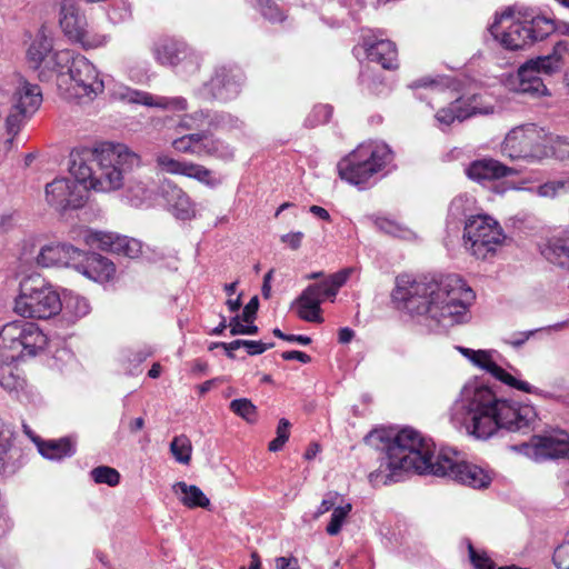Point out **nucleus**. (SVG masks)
<instances>
[{"label": "nucleus", "mask_w": 569, "mask_h": 569, "mask_svg": "<svg viewBox=\"0 0 569 569\" xmlns=\"http://www.w3.org/2000/svg\"><path fill=\"white\" fill-rule=\"evenodd\" d=\"M141 163L128 144H79L70 152L73 179H54L46 186V201L64 211L84 206L90 190L111 193L124 187V174Z\"/></svg>", "instance_id": "nucleus-1"}, {"label": "nucleus", "mask_w": 569, "mask_h": 569, "mask_svg": "<svg viewBox=\"0 0 569 569\" xmlns=\"http://www.w3.org/2000/svg\"><path fill=\"white\" fill-rule=\"evenodd\" d=\"M392 299L398 308L435 330L468 323L476 296L456 273L432 278L400 274L396 278Z\"/></svg>", "instance_id": "nucleus-2"}, {"label": "nucleus", "mask_w": 569, "mask_h": 569, "mask_svg": "<svg viewBox=\"0 0 569 569\" xmlns=\"http://www.w3.org/2000/svg\"><path fill=\"white\" fill-rule=\"evenodd\" d=\"M451 425L476 439L487 440L500 430L528 433L537 427L538 413L529 403L500 398L478 380L466 382L449 409Z\"/></svg>", "instance_id": "nucleus-3"}, {"label": "nucleus", "mask_w": 569, "mask_h": 569, "mask_svg": "<svg viewBox=\"0 0 569 569\" xmlns=\"http://www.w3.org/2000/svg\"><path fill=\"white\" fill-rule=\"evenodd\" d=\"M365 442L377 450H386L379 468L369 475L373 486L398 482L406 473L416 472V462L432 447L430 439L411 428H403L396 436L383 428L375 429L365 437Z\"/></svg>", "instance_id": "nucleus-4"}, {"label": "nucleus", "mask_w": 569, "mask_h": 569, "mask_svg": "<svg viewBox=\"0 0 569 569\" xmlns=\"http://www.w3.org/2000/svg\"><path fill=\"white\" fill-rule=\"evenodd\" d=\"M416 463V472L419 475L447 477L475 489L485 488L491 482L487 470L465 461L460 452L451 448H442L435 455V445L432 443L429 453L422 459H418Z\"/></svg>", "instance_id": "nucleus-5"}, {"label": "nucleus", "mask_w": 569, "mask_h": 569, "mask_svg": "<svg viewBox=\"0 0 569 569\" xmlns=\"http://www.w3.org/2000/svg\"><path fill=\"white\" fill-rule=\"evenodd\" d=\"M393 160L389 144H358L337 164L341 180L365 190L377 181V174Z\"/></svg>", "instance_id": "nucleus-6"}, {"label": "nucleus", "mask_w": 569, "mask_h": 569, "mask_svg": "<svg viewBox=\"0 0 569 569\" xmlns=\"http://www.w3.org/2000/svg\"><path fill=\"white\" fill-rule=\"evenodd\" d=\"M62 309L60 295L39 274L21 280L13 311L23 318L49 319Z\"/></svg>", "instance_id": "nucleus-7"}, {"label": "nucleus", "mask_w": 569, "mask_h": 569, "mask_svg": "<svg viewBox=\"0 0 569 569\" xmlns=\"http://www.w3.org/2000/svg\"><path fill=\"white\" fill-rule=\"evenodd\" d=\"M47 346V336L33 323L16 320L0 330V359L18 361L24 356H36Z\"/></svg>", "instance_id": "nucleus-8"}, {"label": "nucleus", "mask_w": 569, "mask_h": 569, "mask_svg": "<svg viewBox=\"0 0 569 569\" xmlns=\"http://www.w3.org/2000/svg\"><path fill=\"white\" fill-rule=\"evenodd\" d=\"M500 224L489 216L478 214L467 219L462 234V246L477 259L493 254L505 240Z\"/></svg>", "instance_id": "nucleus-9"}, {"label": "nucleus", "mask_w": 569, "mask_h": 569, "mask_svg": "<svg viewBox=\"0 0 569 569\" xmlns=\"http://www.w3.org/2000/svg\"><path fill=\"white\" fill-rule=\"evenodd\" d=\"M59 87L66 99L77 102L92 100L104 88L96 67L83 56L72 58L68 77L61 79Z\"/></svg>", "instance_id": "nucleus-10"}, {"label": "nucleus", "mask_w": 569, "mask_h": 569, "mask_svg": "<svg viewBox=\"0 0 569 569\" xmlns=\"http://www.w3.org/2000/svg\"><path fill=\"white\" fill-rule=\"evenodd\" d=\"M509 449L536 462L568 458L569 433L566 431H553L543 436H532L529 441L512 445Z\"/></svg>", "instance_id": "nucleus-11"}, {"label": "nucleus", "mask_w": 569, "mask_h": 569, "mask_svg": "<svg viewBox=\"0 0 569 569\" xmlns=\"http://www.w3.org/2000/svg\"><path fill=\"white\" fill-rule=\"evenodd\" d=\"M60 26L64 34L83 49H96L104 44L106 37L89 28L73 0H64L61 7Z\"/></svg>", "instance_id": "nucleus-12"}, {"label": "nucleus", "mask_w": 569, "mask_h": 569, "mask_svg": "<svg viewBox=\"0 0 569 569\" xmlns=\"http://www.w3.org/2000/svg\"><path fill=\"white\" fill-rule=\"evenodd\" d=\"M459 353H461L473 367L486 371L495 379L500 381L501 383L527 392V393H537V388L528 383L527 381L519 380L517 377L506 371L502 367H500L496 357L498 356V351L493 349H470L461 346L455 347Z\"/></svg>", "instance_id": "nucleus-13"}, {"label": "nucleus", "mask_w": 569, "mask_h": 569, "mask_svg": "<svg viewBox=\"0 0 569 569\" xmlns=\"http://www.w3.org/2000/svg\"><path fill=\"white\" fill-rule=\"evenodd\" d=\"M81 237L90 247H97L98 249L110 251L114 254L129 259H137L142 253V243L139 240L127 236H121L114 232L83 229L81 231Z\"/></svg>", "instance_id": "nucleus-14"}, {"label": "nucleus", "mask_w": 569, "mask_h": 569, "mask_svg": "<svg viewBox=\"0 0 569 569\" xmlns=\"http://www.w3.org/2000/svg\"><path fill=\"white\" fill-rule=\"evenodd\" d=\"M490 30L495 39L508 50H520L531 44L527 22L517 19L511 11L497 17Z\"/></svg>", "instance_id": "nucleus-15"}, {"label": "nucleus", "mask_w": 569, "mask_h": 569, "mask_svg": "<svg viewBox=\"0 0 569 569\" xmlns=\"http://www.w3.org/2000/svg\"><path fill=\"white\" fill-rule=\"evenodd\" d=\"M156 163L158 170L162 172L193 178L208 186L216 184V180L212 178L211 171L203 166L179 160L164 153L157 156Z\"/></svg>", "instance_id": "nucleus-16"}, {"label": "nucleus", "mask_w": 569, "mask_h": 569, "mask_svg": "<svg viewBox=\"0 0 569 569\" xmlns=\"http://www.w3.org/2000/svg\"><path fill=\"white\" fill-rule=\"evenodd\" d=\"M84 256L83 250L72 244L56 243L42 247L37 256V262L42 267L68 266L77 269Z\"/></svg>", "instance_id": "nucleus-17"}, {"label": "nucleus", "mask_w": 569, "mask_h": 569, "mask_svg": "<svg viewBox=\"0 0 569 569\" xmlns=\"http://www.w3.org/2000/svg\"><path fill=\"white\" fill-rule=\"evenodd\" d=\"M518 172V169L507 167L495 159L476 160L466 168L468 178L480 183L512 176Z\"/></svg>", "instance_id": "nucleus-18"}, {"label": "nucleus", "mask_w": 569, "mask_h": 569, "mask_svg": "<svg viewBox=\"0 0 569 569\" xmlns=\"http://www.w3.org/2000/svg\"><path fill=\"white\" fill-rule=\"evenodd\" d=\"M323 297L320 284L308 286L295 301L299 318L308 322H322L320 305Z\"/></svg>", "instance_id": "nucleus-19"}, {"label": "nucleus", "mask_w": 569, "mask_h": 569, "mask_svg": "<svg viewBox=\"0 0 569 569\" xmlns=\"http://www.w3.org/2000/svg\"><path fill=\"white\" fill-rule=\"evenodd\" d=\"M501 153L511 161L531 164L548 158L553 153V144H501Z\"/></svg>", "instance_id": "nucleus-20"}, {"label": "nucleus", "mask_w": 569, "mask_h": 569, "mask_svg": "<svg viewBox=\"0 0 569 569\" xmlns=\"http://www.w3.org/2000/svg\"><path fill=\"white\" fill-rule=\"evenodd\" d=\"M77 270L88 279L97 282L111 280L116 274L114 263L106 257L97 253H87L83 261L77 266Z\"/></svg>", "instance_id": "nucleus-21"}, {"label": "nucleus", "mask_w": 569, "mask_h": 569, "mask_svg": "<svg viewBox=\"0 0 569 569\" xmlns=\"http://www.w3.org/2000/svg\"><path fill=\"white\" fill-rule=\"evenodd\" d=\"M157 60L163 66L176 67L189 58L198 67V61L188 50L173 39H160L154 48Z\"/></svg>", "instance_id": "nucleus-22"}, {"label": "nucleus", "mask_w": 569, "mask_h": 569, "mask_svg": "<svg viewBox=\"0 0 569 569\" xmlns=\"http://www.w3.org/2000/svg\"><path fill=\"white\" fill-rule=\"evenodd\" d=\"M363 46L370 60L381 64L385 69L398 68V50L392 41L388 39H381L376 42L366 41Z\"/></svg>", "instance_id": "nucleus-23"}, {"label": "nucleus", "mask_w": 569, "mask_h": 569, "mask_svg": "<svg viewBox=\"0 0 569 569\" xmlns=\"http://www.w3.org/2000/svg\"><path fill=\"white\" fill-rule=\"evenodd\" d=\"M42 102V94L37 84L23 82L16 92L14 109L21 116L33 114Z\"/></svg>", "instance_id": "nucleus-24"}, {"label": "nucleus", "mask_w": 569, "mask_h": 569, "mask_svg": "<svg viewBox=\"0 0 569 569\" xmlns=\"http://www.w3.org/2000/svg\"><path fill=\"white\" fill-rule=\"evenodd\" d=\"M541 73L537 67L527 61L518 69L519 90L533 96H549V91L539 77Z\"/></svg>", "instance_id": "nucleus-25"}, {"label": "nucleus", "mask_w": 569, "mask_h": 569, "mask_svg": "<svg viewBox=\"0 0 569 569\" xmlns=\"http://www.w3.org/2000/svg\"><path fill=\"white\" fill-rule=\"evenodd\" d=\"M541 254L551 263L569 269V231L550 239L541 248Z\"/></svg>", "instance_id": "nucleus-26"}, {"label": "nucleus", "mask_w": 569, "mask_h": 569, "mask_svg": "<svg viewBox=\"0 0 569 569\" xmlns=\"http://www.w3.org/2000/svg\"><path fill=\"white\" fill-rule=\"evenodd\" d=\"M40 455L48 460H61L71 457L76 452V445L70 438H61L58 440L37 441Z\"/></svg>", "instance_id": "nucleus-27"}, {"label": "nucleus", "mask_w": 569, "mask_h": 569, "mask_svg": "<svg viewBox=\"0 0 569 569\" xmlns=\"http://www.w3.org/2000/svg\"><path fill=\"white\" fill-rule=\"evenodd\" d=\"M172 490L174 495L178 497L179 501L190 508H208L210 506L209 498L203 493V491L194 486L188 485L183 481H179L173 485Z\"/></svg>", "instance_id": "nucleus-28"}, {"label": "nucleus", "mask_w": 569, "mask_h": 569, "mask_svg": "<svg viewBox=\"0 0 569 569\" xmlns=\"http://www.w3.org/2000/svg\"><path fill=\"white\" fill-rule=\"evenodd\" d=\"M465 103V100L457 99L449 108L439 110L437 119L445 124H450L456 119L462 120L477 113H487L490 109L485 104L463 107Z\"/></svg>", "instance_id": "nucleus-29"}, {"label": "nucleus", "mask_w": 569, "mask_h": 569, "mask_svg": "<svg viewBox=\"0 0 569 569\" xmlns=\"http://www.w3.org/2000/svg\"><path fill=\"white\" fill-rule=\"evenodd\" d=\"M183 153L196 154L201 159H216L230 161L233 158V149L230 144H184L179 149Z\"/></svg>", "instance_id": "nucleus-30"}, {"label": "nucleus", "mask_w": 569, "mask_h": 569, "mask_svg": "<svg viewBox=\"0 0 569 569\" xmlns=\"http://www.w3.org/2000/svg\"><path fill=\"white\" fill-rule=\"evenodd\" d=\"M16 361L0 359V386L9 393L20 397L26 387V380L20 375Z\"/></svg>", "instance_id": "nucleus-31"}, {"label": "nucleus", "mask_w": 569, "mask_h": 569, "mask_svg": "<svg viewBox=\"0 0 569 569\" xmlns=\"http://www.w3.org/2000/svg\"><path fill=\"white\" fill-rule=\"evenodd\" d=\"M61 301V311L69 321L74 322L88 316L91 311V306L88 299L74 292H64Z\"/></svg>", "instance_id": "nucleus-32"}, {"label": "nucleus", "mask_w": 569, "mask_h": 569, "mask_svg": "<svg viewBox=\"0 0 569 569\" xmlns=\"http://www.w3.org/2000/svg\"><path fill=\"white\" fill-rule=\"evenodd\" d=\"M152 190L141 180L132 179L122 192V201L133 208L149 204L152 199Z\"/></svg>", "instance_id": "nucleus-33"}, {"label": "nucleus", "mask_w": 569, "mask_h": 569, "mask_svg": "<svg viewBox=\"0 0 569 569\" xmlns=\"http://www.w3.org/2000/svg\"><path fill=\"white\" fill-rule=\"evenodd\" d=\"M167 203L169 210L178 219L187 220L194 214V209L189 197L180 188L172 187L167 192Z\"/></svg>", "instance_id": "nucleus-34"}, {"label": "nucleus", "mask_w": 569, "mask_h": 569, "mask_svg": "<svg viewBox=\"0 0 569 569\" xmlns=\"http://www.w3.org/2000/svg\"><path fill=\"white\" fill-rule=\"evenodd\" d=\"M567 48L565 43L558 42L550 54L530 59L528 61L537 67L541 73L551 74L562 68Z\"/></svg>", "instance_id": "nucleus-35"}, {"label": "nucleus", "mask_w": 569, "mask_h": 569, "mask_svg": "<svg viewBox=\"0 0 569 569\" xmlns=\"http://www.w3.org/2000/svg\"><path fill=\"white\" fill-rule=\"evenodd\" d=\"M548 138L546 130L535 123L522 124L513 128L507 134V141L521 142V141H539Z\"/></svg>", "instance_id": "nucleus-36"}, {"label": "nucleus", "mask_w": 569, "mask_h": 569, "mask_svg": "<svg viewBox=\"0 0 569 569\" xmlns=\"http://www.w3.org/2000/svg\"><path fill=\"white\" fill-rule=\"evenodd\" d=\"M528 33L531 38V44L535 41L543 40L557 30V24L552 19L543 16H537L527 22Z\"/></svg>", "instance_id": "nucleus-37"}, {"label": "nucleus", "mask_w": 569, "mask_h": 569, "mask_svg": "<svg viewBox=\"0 0 569 569\" xmlns=\"http://www.w3.org/2000/svg\"><path fill=\"white\" fill-rule=\"evenodd\" d=\"M12 447V432L0 418V475L12 471L10 450Z\"/></svg>", "instance_id": "nucleus-38"}, {"label": "nucleus", "mask_w": 569, "mask_h": 569, "mask_svg": "<svg viewBox=\"0 0 569 569\" xmlns=\"http://www.w3.org/2000/svg\"><path fill=\"white\" fill-rule=\"evenodd\" d=\"M351 510L352 505L347 501H341L337 507H335L330 521L327 525L326 532L329 536H337L346 523Z\"/></svg>", "instance_id": "nucleus-39"}, {"label": "nucleus", "mask_w": 569, "mask_h": 569, "mask_svg": "<svg viewBox=\"0 0 569 569\" xmlns=\"http://www.w3.org/2000/svg\"><path fill=\"white\" fill-rule=\"evenodd\" d=\"M170 452L177 462L189 465L192 453V445L186 435L177 436L170 443Z\"/></svg>", "instance_id": "nucleus-40"}, {"label": "nucleus", "mask_w": 569, "mask_h": 569, "mask_svg": "<svg viewBox=\"0 0 569 569\" xmlns=\"http://www.w3.org/2000/svg\"><path fill=\"white\" fill-rule=\"evenodd\" d=\"M351 272H352V269H350V268L342 269V270L331 274L323 282L319 283L321 286V290L323 291V295L333 300L335 297L337 296L339 289L349 279Z\"/></svg>", "instance_id": "nucleus-41"}, {"label": "nucleus", "mask_w": 569, "mask_h": 569, "mask_svg": "<svg viewBox=\"0 0 569 569\" xmlns=\"http://www.w3.org/2000/svg\"><path fill=\"white\" fill-rule=\"evenodd\" d=\"M333 114V108L327 103L315 104L309 111L306 122L308 127L315 128L326 124L330 121Z\"/></svg>", "instance_id": "nucleus-42"}, {"label": "nucleus", "mask_w": 569, "mask_h": 569, "mask_svg": "<svg viewBox=\"0 0 569 569\" xmlns=\"http://www.w3.org/2000/svg\"><path fill=\"white\" fill-rule=\"evenodd\" d=\"M51 52V43L47 38L36 39L29 50H28V59L32 63L33 68H38L42 61L49 56Z\"/></svg>", "instance_id": "nucleus-43"}, {"label": "nucleus", "mask_w": 569, "mask_h": 569, "mask_svg": "<svg viewBox=\"0 0 569 569\" xmlns=\"http://www.w3.org/2000/svg\"><path fill=\"white\" fill-rule=\"evenodd\" d=\"M90 476L96 483L108 485L109 487H116L120 482L119 471L109 466L93 468Z\"/></svg>", "instance_id": "nucleus-44"}, {"label": "nucleus", "mask_w": 569, "mask_h": 569, "mask_svg": "<svg viewBox=\"0 0 569 569\" xmlns=\"http://www.w3.org/2000/svg\"><path fill=\"white\" fill-rule=\"evenodd\" d=\"M569 190L568 180H552L539 186L536 193L539 197L553 199L560 194L566 193Z\"/></svg>", "instance_id": "nucleus-45"}, {"label": "nucleus", "mask_w": 569, "mask_h": 569, "mask_svg": "<svg viewBox=\"0 0 569 569\" xmlns=\"http://www.w3.org/2000/svg\"><path fill=\"white\" fill-rule=\"evenodd\" d=\"M230 409L233 413L247 420L248 422H253L257 418V408L247 398L232 400L230 402Z\"/></svg>", "instance_id": "nucleus-46"}, {"label": "nucleus", "mask_w": 569, "mask_h": 569, "mask_svg": "<svg viewBox=\"0 0 569 569\" xmlns=\"http://www.w3.org/2000/svg\"><path fill=\"white\" fill-rule=\"evenodd\" d=\"M375 223L379 230L388 234L402 239H410L412 237V232L410 230L401 227L399 223L388 218H377Z\"/></svg>", "instance_id": "nucleus-47"}, {"label": "nucleus", "mask_w": 569, "mask_h": 569, "mask_svg": "<svg viewBox=\"0 0 569 569\" xmlns=\"http://www.w3.org/2000/svg\"><path fill=\"white\" fill-rule=\"evenodd\" d=\"M289 428L290 422L287 419L281 418L277 427V437L269 443L270 451H279L284 446L290 436Z\"/></svg>", "instance_id": "nucleus-48"}, {"label": "nucleus", "mask_w": 569, "mask_h": 569, "mask_svg": "<svg viewBox=\"0 0 569 569\" xmlns=\"http://www.w3.org/2000/svg\"><path fill=\"white\" fill-rule=\"evenodd\" d=\"M341 501H345V500L342 499L340 493H338L336 491H329L328 493L325 495L321 503L317 508V510L313 515V519H318L319 517H321L322 515H325L326 512H328L330 510L333 511L335 507H337Z\"/></svg>", "instance_id": "nucleus-49"}, {"label": "nucleus", "mask_w": 569, "mask_h": 569, "mask_svg": "<svg viewBox=\"0 0 569 569\" xmlns=\"http://www.w3.org/2000/svg\"><path fill=\"white\" fill-rule=\"evenodd\" d=\"M553 563L560 569H569V530L562 543L553 552Z\"/></svg>", "instance_id": "nucleus-50"}, {"label": "nucleus", "mask_w": 569, "mask_h": 569, "mask_svg": "<svg viewBox=\"0 0 569 569\" xmlns=\"http://www.w3.org/2000/svg\"><path fill=\"white\" fill-rule=\"evenodd\" d=\"M229 327L232 336L256 335L258 332V327L253 325V322L247 323L239 316H236L230 320Z\"/></svg>", "instance_id": "nucleus-51"}, {"label": "nucleus", "mask_w": 569, "mask_h": 569, "mask_svg": "<svg viewBox=\"0 0 569 569\" xmlns=\"http://www.w3.org/2000/svg\"><path fill=\"white\" fill-rule=\"evenodd\" d=\"M26 117L27 116H21L19 112H17V113L10 114L7 118L6 130H7V134H8V138H7L8 142H11L12 140H14L17 138V134L20 131L23 119Z\"/></svg>", "instance_id": "nucleus-52"}, {"label": "nucleus", "mask_w": 569, "mask_h": 569, "mask_svg": "<svg viewBox=\"0 0 569 569\" xmlns=\"http://www.w3.org/2000/svg\"><path fill=\"white\" fill-rule=\"evenodd\" d=\"M535 332H536L535 330L515 332V333H511L508 337H505L502 339V341L506 345L511 346L513 348H520L521 346H523L529 340V338Z\"/></svg>", "instance_id": "nucleus-53"}, {"label": "nucleus", "mask_w": 569, "mask_h": 569, "mask_svg": "<svg viewBox=\"0 0 569 569\" xmlns=\"http://www.w3.org/2000/svg\"><path fill=\"white\" fill-rule=\"evenodd\" d=\"M159 108L182 111L187 109V101L181 97L159 98Z\"/></svg>", "instance_id": "nucleus-54"}, {"label": "nucleus", "mask_w": 569, "mask_h": 569, "mask_svg": "<svg viewBox=\"0 0 569 569\" xmlns=\"http://www.w3.org/2000/svg\"><path fill=\"white\" fill-rule=\"evenodd\" d=\"M259 308L258 297L254 296L250 299V301L244 306L242 310V315L239 316L244 322L251 323L256 318V313Z\"/></svg>", "instance_id": "nucleus-55"}, {"label": "nucleus", "mask_w": 569, "mask_h": 569, "mask_svg": "<svg viewBox=\"0 0 569 569\" xmlns=\"http://www.w3.org/2000/svg\"><path fill=\"white\" fill-rule=\"evenodd\" d=\"M243 347L247 349V352L250 356H256V355L263 353L268 349H271L273 347V343L272 342L264 343L261 341L247 340V342L243 343Z\"/></svg>", "instance_id": "nucleus-56"}, {"label": "nucleus", "mask_w": 569, "mask_h": 569, "mask_svg": "<svg viewBox=\"0 0 569 569\" xmlns=\"http://www.w3.org/2000/svg\"><path fill=\"white\" fill-rule=\"evenodd\" d=\"M231 82V77L224 70L216 72V74L211 78L209 84L212 90H219Z\"/></svg>", "instance_id": "nucleus-57"}, {"label": "nucleus", "mask_w": 569, "mask_h": 569, "mask_svg": "<svg viewBox=\"0 0 569 569\" xmlns=\"http://www.w3.org/2000/svg\"><path fill=\"white\" fill-rule=\"evenodd\" d=\"M262 14L264 19L271 23L282 22L284 20L282 11L277 6H267L263 9Z\"/></svg>", "instance_id": "nucleus-58"}, {"label": "nucleus", "mask_w": 569, "mask_h": 569, "mask_svg": "<svg viewBox=\"0 0 569 569\" xmlns=\"http://www.w3.org/2000/svg\"><path fill=\"white\" fill-rule=\"evenodd\" d=\"M458 100L466 101L463 107L479 106V104L488 106L490 109L486 114L492 112V110H493V106L483 96L478 94V93H475L470 97H462V98H459Z\"/></svg>", "instance_id": "nucleus-59"}, {"label": "nucleus", "mask_w": 569, "mask_h": 569, "mask_svg": "<svg viewBox=\"0 0 569 569\" xmlns=\"http://www.w3.org/2000/svg\"><path fill=\"white\" fill-rule=\"evenodd\" d=\"M302 238H303V233L298 231V232H291V233L283 234L281 237V241L283 243L288 244L291 249L296 250L301 246Z\"/></svg>", "instance_id": "nucleus-60"}, {"label": "nucleus", "mask_w": 569, "mask_h": 569, "mask_svg": "<svg viewBox=\"0 0 569 569\" xmlns=\"http://www.w3.org/2000/svg\"><path fill=\"white\" fill-rule=\"evenodd\" d=\"M281 357L284 359V360H298L302 363H308L311 358L310 356H308L307 353L302 352V351H297V350H292V351H284Z\"/></svg>", "instance_id": "nucleus-61"}, {"label": "nucleus", "mask_w": 569, "mask_h": 569, "mask_svg": "<svg viewBox=\"0 0 569 569\" xmlns=\"http://www.w3.org/2000/svg\"><path fill=\"white\" fill-rule=\"evenodd\" d=\"M277 569H299L298 560L296 558L279 557L276 560Z\"/></svg>", "instance_id": "nucleus-62"}, {"label": "nucleus", "mask_w": 569, "mask_h": 569, "mask_svg": "<svg viewBox=\"0 0 569 569\" xmlns=\"http://www.w3.org/2000/svg\"><path fill=\"white\" fill-rule=\"evenodd\" d=\"M71 58V52L68 50L59 51L53 54V59L56 60V67L58 68H62L63 64L69 62Z\"/></svg>", "instance_id": "nucleus-63"}, {"label": "nucleus", "mask_w": 569, "mask_h": 569, "mask_svg": "<svg viewBox=\"0 0 569 569\" xmlns=\"http://www.w3.org/2000/svg\"><path fill=\"white\" fill-rule=\"evenodd\" d=\"M355 337V331L348 327L341 328L339 330L338 340L340 343H348Z\"/></svg>", "instance_id": "nucleus-64"}]
</instances>
